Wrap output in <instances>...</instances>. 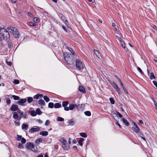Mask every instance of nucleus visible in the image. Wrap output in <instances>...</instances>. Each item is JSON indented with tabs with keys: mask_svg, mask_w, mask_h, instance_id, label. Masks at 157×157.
Here are the masks:
<instances>
[{
	"mask_svg": "<svg viewBox=\"0 0 157 157\" xmlns=\"http://www.w3.org/2000/svg\"><path fill=\"white\" fill-rule=\"evenodd\" d=\"M63 56L64 59L67 64L72 65L74 63L75 60L73 59V56L71 54L67 52H64Z\"/></svg>",
	"mask_w": 157,
	"mask_h": 157,
	"instance_id": "nucleus-1",
	"label": "nucleus"
},
{
	"mask_svg": "<svg viewBox=\"0 0 157 157\" xmlns=\"http://www.w3.org/2000/svg\"><path fill=\"white\" fill-rule=\"evenodd\" d=\"M7 29L10 32L13 34L15 38H17L19 37V32L16 28L13 27H9L7 28Z\"/></svg>",
	"mask_w": 157,
	"mask_h": 157,
	"instance_id": "nucleus-2",
	"label": "nucleus"
},
{
	"mask_svg": "<svg viewBox=\"0 0 157 157\" xmlns=\"http://www.w3.org/2000/svg\"><path fill=\"white\" fill-rule=\"evenodd\" d=\"M26 147L27 149L31 150L32 151L36 152L37 151L35 148L33 144L31 143H28L26 144Z\"/></svg>",
	"mask_w": 157,
	"mask_h": 157,
	"instance_id": "nucleus-3",
	"label": "nucleus"
},
{
	"mask_svg": "<svg viewBox=\"0 0 157 157\" xmlns=\"http://www.w3.org/2000/svg\"><path fill=\"white\" fill-rule=\"evenodd\" d=\"M76 66L78 70L82 69L83 68V64L81 61L78 59L76 61Z\"/></svg>",
	"mask_w": 157,
	"mask_h": 157,
	"instance_id": "nucleus-4",
	"label": "nucleus"
},
{
	"mask_svg": "<svg viewBox=\"0 0 157 157\" xmlns=\"http://www.w3.org/2000/svg\"><path fill=\"white\" fill-rule=\"evenodd\" d=\"M132 124L133 126L132 128V130L136 133H139V131H140V129L139 128L134 122H132Z\"/></svg>",
	"mask_w": 157,
	"mask_h": 157,
	"instance_id": "nucleus-5",
	"label": "nucleus"
},
{
	"mask_svg": "<svg viewBox=\"0 0 157 157\" xmlns=\"http://www.w3.org/2000/svg\"><path fill=\"white\" fill-rule=\"evenodd\" d=\"M40 128L38 127L36 128H32L29 130V132L30 133H33L34 132H36L40 130Z\"/></svg>",
	"mask_w": 157,
	"mask_h": 157,
	"instance_id": "nucleus-6",
	"label": "nucleus"
},
{
	"mask_svg": "<svg viewBox=\"0 0 157 157\" xmlns=\"http://www.w3.org/2000/svg\"><path fill=\"white\" fill-rule=\"evenodd\" d=\"M68 104V102L67 101H63L62 102V105L64 107V109L65 111L69 110V107L67 106Z\"/></svg>",
	"mask_w": 157,
	"mask_h": 157,
	"instance_id": "nucleus-7",
	"label": "nucleus"
},
{
	"mask_svg": "<svg viewBox=\"0 0 157 157\" xmlns=\"http://www.w3.org/2000/svg\"><path fill=\"white\" fill-rule=\"evenodd\" d=\"M112 117L114 118L115 117H119L120 118L122 117V115L118 112L116 111V113L113 112L112 113Z\"/></svg>",
	"mask_w": 157,
	"mask_h": 157,
	"instance_id": "nucleus-8",
	"label": "nucleus"
},
{
	"mask_svg": "<svg viewBox=\"0 0 157 157\" xmlns=\"http://www.w3.org/2000/svg\"><path fill=\"white\" fill-rule=\"evenodd\" d=\"M27 101V100L26 98L25 99H19V101L17 102V103L19 105H23V104L26 102Z\"/></svg>",
	"mask_w": 157,
	"mask_h": 157,
	"instance_id": "nucleus-9",
	"label": "nucleus"
},
{
	"mask_svg": "<svg viewBox=\"0 0 157 157\" xmlns=\"http://www.w3.org/2000/svg\"><path fill=\"white\" fill-rule=\"evenodd\" d=\"M10 109L12 111H15L17 110L18 112V109H19L18 108V106L16 105L13 104L10 108Z\"/></svg>",
	"mask_w": 157,
	"mask_h": 157,
	"instance_id": "nucleus-10",
	"label": "nucleus"
},
{
	"mask_svg": "<svg viewBox=\"0 0 157 157\" xmlns=\"http://www.w3.org/2000/svg\"><path fill=\"white\" fill-rule=\"evenodd\" d=\"M78 106L77 105L75 104H71L69 105V110H72L74 108L78 109Z\"/></svg>",
	"mask_w": 157,
	"mask_h": 157,
	"instance_id": "nucleus-11",
	"label": "nucleus"
},
{
	"mask_svg": "<svg viewBox=\"0 0 157 157\" xmlns=\"http://www.w3.org/2000/svg\"><path fill=\"white\" fill-rule=\"evenodd\" d=\"M18 112L20 114V117L21 118H25L26 115L25 113L22 112L19 109H18Z\"/></svg>",
	"mask_w": 157,
	"mask_h": 157,
	"instance_id": "nucleus-12",
	"label": "nucleus"
},
{
	"mask_svg": "<svg viewBox=\"0 0 157 157\" xmlns=\"http://www.w3.org/2000/svg\"><path fill=\"white\" fill-rule=\"evenodd\" d=\"M2 35L3 36L5 40H7L9 37V34L8 31L6 32H5Z\"/></svg>",
	"mask_w": 157,
	"mask_h": 157,
	"instance_id": "nucleus-13",
	"label": "nucleus"
},
{
	"mask_svg": "<svg viewBox=\"0 0 157 157\" xmlns=\"http://www.w3.org/2000/svg\"><path fill=\"white\" fill-rule=\"evenodd\" d=\"M60 15L61 19L64 22L65 24L66 25H68V21L67 20H66V18L62 14H60Z\"/></svg>",
	"mask_w": 157,
	"mask_h": 157,
	"instance_id": "nucleus-14",
	"label": "nucleus"
},
{
	"mask_svg": "<svg viewBox=\"0 0 157 157\" xmlns=\"http://www.w3.org/2000/svg\"><path fill=\"white\" fill-rule=\"evenodd\" d=\"M75 123V121L73 119H71L70 120L68 121V125H74Z\"/></svg>",
	"mask_w": 157,
	"mask_h": 157,
	"instance_id": "nucleus-15",
	"label": "nucleus"
},
{
	"mask_svg": "<svg viewBox=\"0 0 157 157\" xmlns=\"http://www.w3.org/2000/svg\"><path fill=\"white\" fill-rule=\"evenodd\" d=\"M40 134L44 136H47L48 134V132L46 131H42L40 132Z\"/></svg>",
	"mask_w": 157,
	"mask_h": 157,
	"instance_id": "nucleus-16",
	"label": "nucleus"
},
{
	"mask_svg": "<svg viewBox=\"0 0 157 157\" xmlns=\"http://www.w3.org/2000/svg\"><path fill=\"white\" fill-rule=\"evenodd\" d=\"M78 89L79 91L82 92L83 93H85L86 92L84 88L82 86H79Z\"/></svg>",
	"mask_w": 157,
	"mask_h": 157,
	"instance_id": "nucleus-17",
	"label": "nucleus"
},
{
	"mask_svg": "<svg viewBox=\"0 0 157 157\" xmlns=\"http://www.w3.org/2000/svg\"><path fill=\"white\" fill-rule=\"evenodd\" d=\"M67 49L71 52V53L72 54L73 56H76V54L75 53L74 51L72 50L71 48L69 47H68L67 48Z\"/></svg>",
	"mask_w": 157,
	"mask_h": 157,
	"instance_id": "nucleus-18",
	"label": "nucleus"
},
{
	"mask_svg": "<svg viewBox=\"0 0 157 157\" xmlns=\"http://www.w3.org/2000/svg\"><path fill=\"white\" fill-rule=\"evenodd\" d=\"M29 113L33 117H34L36 115V112L34 110L29 111Z\"/></svg>",
	"mask_w": 157,
	"mask_h": 157,
	"instance_id": "nucleus-19",
	"label": "nucleus"
},
{
	"mask_svg": "<svg viewBox=\"0 0 157 157\" xmlns=\"http://www.w3.org/2000/svg\"><path fill=\"white\" fill-rule=\"evenodd\" d=\"M38 104L41 105H45V103L44 101L42 99H40L38 101Z\"/></svg>",
	"mask_w": 157,
	"mask_h": 157,
	"instance_id": "nucleus-20",
	"label": "nucleus"
},
{
	"mask_svg": "<svg viewBox=\"0 0 157 157\" xmlns=\"http://www.w3.org/2000/svg\"><path fill=\"white\" fill-rule=\"evenodd\" d=\"M121 120H122V121L126 125L128 126L129 125V122L125 118H121Z\"/></svg>",
	"mask_w": 157,
	"mask_h": 157,
	"instance_id": "nucleus-21",
	"label": "nucleus"
},
{
	"mask_svg": "<svg viewBox=\"0 0 157 157\" xmlns=\"http://www.w3.org/2000/svg\"><path fill=\"white\" fill-rule=\"evenodd\" d=\"M7 31L6 29L3 28H1L0 30V33L1 35H2L5 32H6Z\"/></svg>",
	"mask_w": 157,
	"mask_h": 157,
	"instance_id": "nucleus-22",
	"label": "nucleus"
},
{
	"mask_svg": "<svg viewBox=\"0 0 157 157\" xmlns=\"http://www.w3.org/2000/svg\"><path fill=\"white\" fill-rule=\"evenodd\" d=\"M94 53L95 54V55L97 56V57H98L99 58H100L101 57V55L99 52L97 50H94Z\"/></svg>",
	"mask_w": 157,
	"mask_h": 157,
	"instance_id": "nucleus-23",
	"label": "nucleus"
},
{
	"mask_svg": "<svg viewBox=\"0 0 157 157\" xmlns=\"http://www.w3.org/2000/svg\"><path fill=\"white\" fill-rule=\"evenodd\" d=\"M43 139L42 138H40L37 139L35 141V142L36 144H38L42 142L43 141Z\"/></svg>",
	"mask_w": 157,
	"mask_h": 157,
	"instance_id": "nucleus-24",
	"label": "nucleus"
},
{
	"mask_svg": "<svg viewBox=\"0 0 157 157\" xmlns=\"http://www.w3.org/2000/svg\"><path fill=\"white\" fill-rule=\"evenodd\" d=\"M119 81L120 82V84L122 86V88L123 89V90H124V91L126 92H127V90H126V89H125V87H124L123 83H122L121 80V79H119Z\"/></svg>",
	"mask_w": 157,
	"mask_h": 157,
	"instance_id": "nucleus-25",
	"label": "nucleus"
},
{
	"mask_svg": "<svg viewBox=\"0 0 157 157\" xmlns=\"http://www.w3.org/2000/svg\"><path fill=\"white\" fill-rule=\"evenodd\" d=\"M28 127V125L23 124L22 125V128L23 129L27 130Z\"/></svg>",
	"mask_w": 157,
	"mask_h": 157,
	"instance_id": "nucleus-26",
	"label": "nucleus"
},
{
	"mask_svg": "<svg viewBox=\"0 0 157 157\" xmlns=\"http://www.w3.org/2000/svg\"><path fill=\"white\" fill-rule=\"evenodd\" d=\"M61 106V105L58 103H56L54 105V107L56 108H59Z\"/></svg>",
	"mask_w": 157,
	"mask_h": 157,
	"instance_id": "nucleus-27",
	"label": "nucleus"
},
{
	"mask_svg": "<svg viewBox=\"0 0 157 157\" xmlns=\"http://www.w3.org/2000/svg\"><path fill=\"white\" fill-rule=\"evenodd\" d=\"M36 114L41 115L42 113V112L40 111L39 108H37L36 110Z\"/></svg>",
	"mask_w": 157,
	"mask_h": 157,
	"instance_id": "nucleus-28",
	"label": "nucleus"
},
{
	"mask_svg": "<svg viewBox=\"0 0 157 157\" xmlns=\"http://www.w3.org/2000/svg\"><path fill=\"white\" fill-rule=\"evenodd\" d=\"M79 134L81 136L84 138H86L87 136L85 132H80Z\"/></svg>",
	"mask_w": 157,
	"mask_h": 157,
	"instance_id": "nucleus-29",
	"label": "nucleus"
},
{
	"mask_svg": "<svg viewBox=\"0 0 157 157\" xmlns=\"http://www.w3.org/2000/svg\"><path fill=\"white\" fill-rule=\"evenodd\" d=\"M84 140V139L82 138H81L78 141V143L80 146L82 145V142Z\"/></svg>",
	"mask_w": 157,
	"mask_h": 157,
	"instance_id": "nucleus-30",
	"label": "nucleus"
},
{
	"mask_svg": "<svg viewBox=\"0 0 157 157\" xmlns=\"http://www.w3.org/2000/svg\"><path fill=\"white\" fill-rule=\"evenodd\" d=\"M33 101V98L32 97H29L27 98V101L28 103H31Z\"/></svg>",
	"mask_w": 157,
	"mask_h": 157,
	"instance_id": "nucleus-31",
	"label": "nucleus"
},
{
	"mask_svg": "<svg viewBox=\"0 0 157 157\" xmlns=\"http://www.w3.org/2000/svg\"><path fill=\"white\" fill-rule=\"evenodd\" d=\"M12 96V97L13 98V99L14 100H18L19 99V97L18 96H16V95H13Z\"/></svg>",
	"mask_w": 157,
	"mask_h": 157,
	"instance_id": "nucleus-32",
	"label": "nucleus"
},
{
	"mask_svg": "<svg viewBox=\"0 0 157 157\" xmlns=\"http://www.w3.org/2000/svg\"><path fill=\"white\" fill-rule=\"evenodd\" d=\"M115 89L116 90L119 94H121V91H120V89L118 86H116L115 88Z\"/></svg>",
	"mask_w": 157,
	"mask_h": 157,
	"instance_id": "nucleus-33",
	"label": "nucleus"
},
{
	"mask_svg": "<svg viewBox=\"0 0 157 157\" xmlns=\"http://www.w3.org/2000/svg\"><path fill=\"white\" fill-rule=\"evenodd\" d=\"M28 24L29 26H35L36 25V24L31 22L28 23Z\"/></svg>",
	"mask_w": 157,
	"mask_h": 157,
	"instance_id": "nucleus-34",
	"label": "nucleus"
},
{
	"mask_svg": "<svg viewBox=\"0 0 157 157\" xmlns=\"http://www.w3.org/2000/svg\"><path fill=\"white\" fill-rule=\"evenodd\" d=\"M150 78L151 79H155V75L153 74V73L151 72V75L150 76Z\"/></svg>",
	"mask_w": 157,
	"mask_h": 157,
	"instance_id": "nucleus-35",
	"label": "nucleus"
},
{
	"mask_svg": "<svg viewBox=\"0 0 157 157\" xmlns=\"http://www.w3.org/2000/svg\"><path fill=\"white\" fill-rule=\"evenodd\" d=\"M44 100L47 102H48L50 101V99L49 98L46 96H45L44 97Z\"/></svg>",
	"mask_w": 157,
	"mask_h": 157,
	"instance_id": "nucleus-36",
	"label": "nucleus"
},
{
	"mask_svg": "<svg viewBox=\"0 0 157 157\" xmlns=\"http://www.w3.org/2000/svg\"><path fill=\"white\" fill-rule=\"evenodd\" d=\"M14 123L16 124H17V125L19 126L20 125V120L19 119H17V120L14 121Z\"/></svg>",
	"mask_w": 157,
	"mask_h": 157,
	"instance_id": "nucleus-37",
	"label": "nucleus"
},
{
	"mask_svg": "<svg viewBox=\"0 0 157 157\" xmlns=\"http://www.w3.org/2000/svg\"><path fill=\"white\" fill-rule=\"evenodd\" d=\"M66 145H62L63 147L65 149L68 150L69 148V147L67 144H65Z\"/></svg>",
	"mask_w": 157,
	"mask_h": 157,
	"instance_id": "nucleus-38",
	"label": "nucleus"
},
{
	"mask_svg": "<svg viewBox=\"0 0 157 157\" xmlns=\"http://www.w3.org/2000/svg\"><path fill=\"white\" fill-rule=\"evenodd\" d=\"M85 114L87 116H90L91 115V113L89 111H86L84 112Z\"/></svg>",
	"mask_w": 157,
	"mask_h": 157,
	"instance_id": "nucleus-39",
	"label": "nucleus"
},
{
	"mask_svg": "<svg viewBox=\"0 0 157 157\" xmlns=\"http://www.w3.org/2000/svg\"><path fill=\"white\" fill-rule=\"evenodd\" d=\"M59 140L61 143H62L64 141L66 140L63 137H60L59 139Z\"/></svg>",
	"mask_w": 157,
	"mask_h": 157,
	"instance_id": "nucleus-40",
	"label": "nucleus"
},
{
	"mask_svg": "<svg viewBox=\"0 0 157 157\" xmlns=\"http://www.w3.org/2000/svg\"><path fill=\"white\" fill-rule=\"evenodd\" d=\"M54 104L52 102H50L48 105V106L50 108H52L54 106Z\"/></svg>",
	"mask_w": 157,
	"mask_h": 157,
	"instance_id": "nucleus-41",
	"label": "nucleus"
},
{
	"mask_svg": "<svg viewBox=\"0 0 157 157\" xmlns=\"http://www.w3.org/2000/svg\"><path fill=\"white\" fill-rule=\"evenodd\" d=\"M111 84L114 87V88L117 86V84H116V83L114 82H111Z\"/></svg>",
	"mask_w": 157,
	"mask_h": 157,
	"instance_id": "nucleus-42",
	"label": "nucleus"
},
{
	"mask_svg": "<svg viewBox=\"0 0 157 157\" xmlns=\"http://www.w3.org/2000/svg\"><path fill=\"white\" fill-rule=\"evenodd\" d=\"M33 21L36 23H37L39 21V19L36 17H34L33 18Z\"/></svg>",
	"mask_w": 157,
	"mask_h": 157,
	"instance_id": "nucleus-43",
	"label": "nucleus"
},
{
	"mask_svg": "<svg viewBox=\"0 0 157 157\" xmlns=\"http://www.w3.org/2000/svg\"><path fill=\"white\" fill-rule=\"evenodd\" d=\"M22 136H21L17 135V140L18 141H20L22 139Z\"/></svg>",
	"mask_w": 157,
	"mask_h": 157,
	"instance_id": "nucleus-44",
	"label": "nucleus"
},
{
	"mask_svg": "<svg viewBox=\"0 0 157 157\" xmlns=\"http://www.w3.org/2000/svg\"><path fill=\"white\" fill-rule=\"evenodd\" d=\"M109 100L110 101V102L112 104H114L115 102H114V100H113V98H109Z\"/></svg>",
	"mask_w": 157,
	"mask_h": 157,
	"instance_id": "nucleus-45",
	"label": "nucleus"
},
{
	"mask_svg": "<svg viewBox=\"0 0 157 157\" xmlns=\"http://www.w3.org/2000/svg\"><path fill=\"white\" fill-rule=\"evenodd\" d=\"M120 43L121 44L122 47L125 48V45L124 44V42L123 41H122L121 42H120Z\"/></svg>",
	"mask_w": 157,
	"mask_h": 157,
	"instance_id": "nucleus-46",
	"label": "nucleus"
},
{
	"mask_svg": "<svg viewBox=\"0 0 157 157\" xmlns=\"http://www.w3.org/2000/svg\"><path fill=\"white\" fill-rule=\"evenodd\" d=\"M18 115L17 112H14L13 114V118H18Z\"/></svg>",
	"mask_w": 157,
	"mask_h": 157,
	"instance_id": "nucleus-47",
	"label": "nucleus"
},
{
	"mask_svg": "<svg viewBox=\"0 0 157 157\" xmlns=\"http://www.w3.org/2000/svg\"><path fill=\"white\" fill-rule=\"evenodd\" d=\"M21 143L23 144H25V142H26V139H25L24 138H22L21 139Z\"/></svg>",
	"mask_w": 157,
	"mask_h": 157,
	"instance_id": "nucleus-48",
	"label": "nucleus"
},
{
	"mask_svg": "<svg viewBox=\"0 0 157 157\" xmlns=\"http://www.w3.org/2000/svg\"><path fill=\"white\" fill-rule=\"evenodd\" d=\"M40 97V94H37L34 95L33 96V98L34 99H38Z\"/></svg>",
	"mask_w": 157,
	"mask_h": 157,
	"instance_id": "nucleus-49",
	"label": "nucleus"
},
{
	"mask_svg": "<svg viewBox=\"0 0 157 157\" xmlns=\"http://www.w3.org/2000/svg\"><path fill=\"white\" fill-rule=\"evenodd\" d=\"M50 123V121H49V120H47L45 122V125L46 126H48L49 124Z\"/></svg>",
	"mask_w": 157,
	"mask_h": 157,
	"instance_id": "nucleus-50",
	"label": "nucleus"
},
{
	"mask_svg": "<svg viewBox=\"0 0 157 157\" xmlns=\"http://www.w3.org/2000/svg\"><path fill=\"white\" fill-rule=\"evenodd\" d=\"M114 119L116 121V123L118 126L120 128H121V125H120V124L119 123H118V121H117V120L115 118H114Z\"/></svg>",
	"mask_w": 157,
	"mask_h": 157,
	"instance_id": "nucleus-51",
	"label": "nucleus"
},
{
	"mask_svg": "<svg viewBox=\"0 0 157 157\" xmlns=\"http://www.w3.org/2000/svg\"><path fill=\"white\" fill-rule=\"evenodd\" d=\"M14 83L15 84H18L19 83V81L18 80L15 79L14 81Z\"/></svg>",
	"mask_w": 157,
	"mask_h": 157,
	"instance_id": "nucleus-52",
	"label": "nucleus"
},
{
	"mask_svg": "<svg viewBox=\"0 0 157 157\" xmlns=\"http://www.w3.org/2000/svg\"><path fill=\"white\" fill-rule=\"evenodd\" d=\"M18 147L20 148H22L23 147V145L22 144H21V143H19Z\"/></svg>",
	"mask_w": 157,
	"mask_h": 157,
	"instance_id": "nucleus-53",
	"label": "nucleus"
},
{
	"mask_svg": "<svg viewBox=\"0 0 157 157\" xmlns=\"http://www.w3.org/2000/svg\"><path fill=\"white\" fill-rule=\"evenodd\" d=\"M137 69L142 74H143L144 73L140 68L139 67H138Z\"/></svg>",
	"mask_w": 157,
	"mask_h": 157,
	"instance_id": "nucleus-54",
	"label": "nucleus"
},
{
	"mask_svg": "<svg viewBox=\"0 0 157 157\" xmlns=\"http://www.w3.org/2000/svg\"><path fill=\"white\" fill-rule=\"evenodd\" d=\"M116 39L117 40H118L120 42H121V41H122L121 38L119 36L118 37L117 36Z\"/></svg>",
	"mask_w": 157,
	"mask_h": 157,
	"instance_id": "nucleus-55",
	"label": "nucleus"
},
{
	"mask_svg": "<svg viewBox=\"0 0 157 157\" xmlns=\"http://www.w3.org/2000/svg\"><path fill=\"white\" fill-rule=\"evenodd\" d=\"M6 101V103L7 104H10V100L9 98H7Z\"/></svg>",
	"mask_w": 157,
	"mask_h": 157,
	"instance_id": "nucleus-56",
	"label": "nucleus"
},
{
	"mask_svg": "<svg viewBox=\"0 0 157 157\" xmlns=\"http://www.w3.org/2000/svg\"><path fill=\"white\" fill-rule=\"evenodd\" d=\"M64 120V118H57V121H63Z\"/></svg>",
	"mask_w": 157,
	"mask_h": 157,
	"instance_id": "nucleus-57",
	"label": "nucleus"
},
{
	"mask_svg": "<svg viewBox=\"0 0 157 157\" xmlns=\"http://www.w3.org/2000/svg\"><path fill=\"white\" fill-rule=\"evenodd\" d=\"M36 121L40 124H41L42 123V121L40 119H37Z\"/></svg>",
	"mask_w": 157,
	"mask_h": 157,
	"instance_id": "nucleus-58",
	"label": "nucleus"
},
{
	"mask_svg": "<svg viewBox=\"0 0 157 157\" xmlns=\"http://www.w3.org/2000/svg\"><path fill=\"white\" fill-rule=\"evenodd\" d=\"M28 15L31 17H33V15L30 12L28 13Z\"/></svg>",
	"mask_w": 157,
	"mask_h": 157,
	"instance_id": "nucleus-59",
	"label": "nucleus"
},
{
	"mask_svg": "<svg viewBox=\"0 0 157 157\" xmlns=\"http://www.w3.org/2000/svg\"><path fill=\"white\" fill-rule=\"evenodd\" d=\"M137 133L140 137H141L143 136V134L141 132H140V131H139V133Z\"/></svg>",
	"mask_w": 157,
	"mask_h": 157,
	"instance_id": "nucleus-60",
	"label": "nucleus"
},
{
	"mask_svg": "<svg viewBox=\"0 0 157 157\" xmlns=\"http://www.w3.org/2000/svg\"><path fill=\"white\" fill-rule=\"evenodd\" d=\"M67 141L66 140H65L62 143V145H66L65 144H67Z\"/></svg>",
	"mask_w": 157,
	"mask_h": 157,
	"instance_id": "nucleus-61",
	"label": "nucleus"
},
{
	"mask_svg": "<svg viewBox=\"0 0 157 157\" xmlns=\"http://www.w3.org/2000/svg\"><path fill=\"white\" fill-rule=\"evenodd\" d=\"M6 62H7V64L9 66H10L12 64V63H11V62H10V61H9V62L6 61Z\"/></svg>",
	"mask_w": 157,
	"mask_h": 157,
	"instance_id": "nucleus-62",
	"label": "nucleus"
},
{
	"mask_svg": "<svg viewBox=\"0 0 157 157\" xmlns=\"http://www.w3.org/2000/svg\"><path fill=\"white\" fill-rule=\"evenodd\" d=\"M62 28L66 32H67V29H66L65 28V26H64V25H63L62 26Z\"/></svg>",
	"mask_w": 157,
	"mask_h": 157,
	"instance_id": "nucleus-63",
	"label": "nucleus"
},
{
	"mask_svg": "<svg viewBox=\"0 0 157 157\" xmlns=\"http://www.w3.org/2000/svg\"><path fill=\"white\" fill-rule=\"evenodd\" d=\"M154 60L156 62H157V58L156 57H154L153 58Z\"/></svg>",
	"mask_w": 157,
	"mask_h": 157,
	"instance_id": "nucleus-64",
	"label": "nucleus"
}]
</instances>
